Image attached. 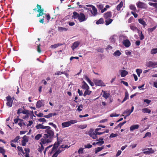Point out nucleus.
I'll use <instances>...</instances> for the list:
<instances>
[{
	"instance_id": "nucleus-1",
	"label": "nucleus",
	"mask_w": 157,
	"mask_h": 157,
	"mask_svg": "<svg viewBox=\"0 0 157 157\" xmlns=\"http://www.w3.org/2000/svg\"><path fill=\"white\" fill-rule=\"evenodd\" d=\"M45 132L46 133L44 135L42 139H43L47 143L51 142L54 137V131L52 130H47L45 131Z\"/></svg>"
},
{
	"instance_id": "nucleus-2",
	"label": "nucleus",
	"mask_w": 157,
	"mask_h": 157,
	"mask_svg": "<svg viewBox=\"0 0 157 157\" xmlns=\"http://www.w3.org/2000/svg\"><path fill=\"white\" fill-rule=\"evenodd\" d=\"M73 13V15L72 16V18L74 19H78L80 22L86 21L87 19V17L82 13H78L76 12H74Z\"/></svg>"
},
{
	"instance_id": "nucleus-3",
	"label": "nucleus",
	"mask_w": 157,
	"mask_h": 157,
	"mask_svg": "<svg viewBox=\"0 0 157 157\" xmlns=\"http://www.w3.org/2000/svg\"><path fill=\"white\" fill-rule=\"evenodd\" d=\"M77 122L75 120H71L69 121L65 122L62 123V126L63 128L67 127L70 126L71 124H75Z\"/></svg>"
},
{
	"instance_id": "nucleus-4",
	"label": "nucleus",
	"mask_w": 157,
	"mask_h": 157,
	"mask_svg": "<svg viewBox=\"0 0 157 157\" xmlns=\"http://www.w3.org/2000/svg\"><path fill=\"white\" fill-rule=\"evenodd\" d=\"M6 99L7 102L6 105L9 107H11L12 106L13 100L10 96L9 95L6 97Z\"/></svg>"
},
{
	"instance_id": "nucleus-5",
	"label": "nucleus",
	"mask_w": 157,
	"mask_h": 157,
	"mask_svg": "<svg viewBox=\"0 0 157 157\" xmlns=\"http://www.w3.org/2000/svg\"><path fill=\"white\" fill-rule=\"evenodd\" d=\"M40 140L41 142L40 143V144L41 145V147L38 148V151L40 153H41L42 151L44 149L43 145L48 143L46 142V141L43 139H41Z\"/></svg>"
},
{
	"instance_id": "nucleus-6",
	"label": "nucleus",
	"mask_w": 157,
	"mask_h": 157,
	"mask_svg": "<svg viewBox=\"0 0 157 157\" xmlns=\"http://www.w3.org/2000/svg\"><path fill=\"white\" fill-rule=\"evenodd\" d=\"M94 83L96 85L100 86H105V83L102 81L99 80H95Z\"/></svg>"
},
{
	"instance_id": "nucleus-7",
	"label": "nucleus",
	"mask_w": 157,
	"mask_h": 157,
	"mask_svg": "<svg viewBox=\"0 0 157 157\" xmlns=\"http://www.w3.org/2000/svg\"><path fill=\"white\" fill-rule=\"evenodd\" d=\"M146 65L147 66L149 67H154L156 65H157V62L149 61L147 63Z\"/></svg>"
},
{
	"instance_id": "nucleus-8",
	"label": "nucleus",
	"mask_w": 157,
	"mask_h": 157,
	"mask_svg": "<svg viewBox=\"0 0 157 157\" xmlns=\"http://www.w3.org/2000/svg\"><path fill=\"white\" fill-rule=\"evenodd\" d=\"M136 5L138 8L141 9H145L147 7V6L145 3L140 2H138L136 4Z\"/></svg>"
},
{
	"instance_id": "nucleus-9",
	"label": "nucleus",
	"mask_w": 157,
	"mask_h": 157,
	"mask_svg": "<svg viewBox=\"0 0 157 157\" xmlns=\"http://www.w3.org/2000/svg\"><path fill=\"white\" fill-rule=\"evenodd\" d=\"M93 131V129H90V132H91V133L89 134V136L90 137H92V138L94 139H96L98 137L97 135V134L96 133L94 132L92 133V132Z\"/></svg>"
},
{
	"instance_id": "nucleus-10",
	"label": "nucleus",
	"mask_w": 157,
	"mask_h": 157,
	"mask_svg": "<svg viewBox=\"0 0 157 157\" xmlns=\"http://www.w3.org/2000/svg\"><path fill=\"white\" fill-rule=\"evenodd\" d=\"M20 110H22L21 108H20L17 110V114H19L20 113H22L23 114L28 115L29 114V111L28 110H22V112H20Z\"/></svg>"
},
{
	"instance_id": "nucleus-11",
	"label": "nucleus",
	"mask_w": 157,
	"mask_h": 157,
	"mask_svg": "<svg viewBox=\"0 0 157 157\" xmlns=\"http://www.w3.org/2000/svg\"><path fill=\"white\" fill-rule=\"evenodd\" d=\"M112 16V13L110 11L105 13L104 14V17L105 19H108Z\"/></svg>"
},
{
	"instance_id": "nucleus-12",
	"label": "nucleus",
	"mask_w": 157,
	"mask_h": 157,
	"mask_svg": "<svg viewBox=\"0 0 157 157\" xmlns=\"http://www.w3.org/2000/svg\"><path fill=\"white\" fill-rule=\"evenodd\" d=\"M80 42L78 41H77L75 42L71 46V48L73 50H74L79 45Z\"/></svg>"
},
{
	"instance_id": "nucleus-13",
	"label": "nucleus",
	"mask_w": 157,
	"mask_h": 157,
	"mask_svg": "<svg viewBox=\"0 0 157 157\" xmlns=\"http://www.w3.org/2000/svg\"><path fill=\"white\" fill-rule=\"evenodd\" d=\"M92 10H90L91 13L94 16L96 15L97 13V10L95 7L93 6H92Z\"/></svg>"
},
{
	"instance_id": "nucleus-14",
	"label": "nucleus",
	"mask_w": 157,
	"mask_h": 157,
	"mask_svg": "<svg viewBox=\"0 0 157 157\" xmlns=\"http://www.w3.org/2000/svg\"><path fill=\"white\" fill-rule=\"evenodd\" d=\"M128 74V72L125 70H121V77H123L125 76Z\"/></svg>"
},
{
	"instance_id": "nucleus-15",
	"label": "nucleus",
	"mask_w": 157,
	"mask_h": 157,
	"mask_svg": "<svg viewBox=\"0 0 157 157\" xmlns=\"http://www.w3.org/2000/svg\"><path fill=\"white\" fill-rule=\"evenodd\" d=\"M82 82L83 83V84L82 86V89L84 90L89 89L90 88L89 86L84 81H83Z\"/></svg>"
},
{
	"instance_id": "nucleus-16",
	"label": "nucleus",
	"mask_w": 157,
	"mask_h": 157,
	"mask_svg": "<svg viewBox=\"0 0 157 157\" xmlns=\"http://www.w3.org/2000/svg\"><path fill=\"white\" fill-rule=\"evenodd\" d=\"M123 44L126 47L128 48L130 46L131 43L129 40H124Z\"/></svg>"
},
{
	"instance_id": "nucleus-17",
	"label": "nucleus",
	"mask_w": 157,
	"mask_h": 157,
	"mask_svg": "<svg viewBox=\"0 0 157 157\" xmlns=\"http://www.w3.org/2000/svg\"><path fill=\"white\" fill-rule=\"evenodd\" d=\"M147 149H148L149 150L143 151V153L144 154H151L153 153L154 152V150L152 149V148H147Z\"/></svg>"
},
{
	"instance_id": "nucleus-18",
	"label": "nucleus",
	"mask_w": 157,
	"mask_h": 157,
	"mask_svg": "<svg viewBox=\"0 0 157 157\" xmlns=\"http://www.w3.org/2000/svg\"><path fill=\"white\" fill-rule=\"evenodd\" d=\"M139 126L138 124L132 125L130 128V130L131 131H133L136 129H137L139 128Z\"/></svg>"
},
{
	"instance_id": "nucleus-19",
	"label": "nucleus",
	"mask_w": 157,
	"mask_h": 157,
	"mask_svg": "<svg viewBox=\"0 0 157 157\" xmlns=\"http://www.w3.org/2000/svg\"><path fill=\"white\" fill-rule=\"evenodd\" d=\"M113 21V20L112 19H111L110 18H108L106 19V20L105 21V25H109L112 23Z\"/></svg>"
},
{
	"instance_id": "nucleus-20",
	"label": "nucleus",
	"mask_w": 157,
	"mask_h": 157,
	"mask_svg": "<svg viewBox=\"0 0 157 157\" xmlns=\"http://www.w3.org/2000/svg\"><path fill=\"white\" fill-rule=\"evenodd\" d=\"M59 31L61 32L66 31L68 29L66 28L59 27L58 28Z\"/></svg>"
},
{
	"instance_id": "nucleus-21",
	"label": "nucleus",
	"mask_w": 157,
	"mask_h": 157,
	"mask_svg": "<svg viewBox=\"0 0 157 157\" xmlns=\"http://www.w3.org/2000/svg\"><path fill=\"white\" fill-rule=\"evenodd\" d=\"M92 92V91L89 90V89L86 90L84 93L83 94V95L85 97L87 95H90Z\"/></svg>"
},
{
	"instance_id": "nucleus-22",
	"label": "nucleus",
	"mask_w": 157,
	"mask_h": 157,
	"mask_svg": "<svg viewBox=\"0 0 157 157\" xmlns=\"http://www.w3.org/2000/svg\"><path fill=\"white\" fill-rule=\"evenodd\" d=\"M128 92L127 91L125 93V96L121 102V103H123L124 101H126L128 99Z\"/></svg>"
},
{
	"instance_id": "nucleus-23",
	"label": "nucleus",
	"mask_w": 157,
	"mask_h": 157,
	"mask_svg": "<svg viewBox=\"0 0 157 157\" xmlns=\"http://www.w3.org/2000/svg\"><path fill=\"white\" fill-rule=\"evenodd\" d=\"M121 53L119 50L116 51L114 53L113 55L115 56H119Z\"/></svg>"
},
{
	"instance_id": "nucleus-24",
	"label": "nucleus",
	"mask_w": 157,
	"mask_h": 157,
	"mask_svg": "<svg viewBox=\"0 0 157 157\" xmlns=\"http://www.w3.org/2000/svg\"><path fill=\"white\" fill-rule=\"evenodd\" d=\"M126 121H124L122 123H120L117 125L115 127L114 129H117L118 128V127H120V128H121V127L124 124H125L126 123Z\"/></svg>"
},
{
	"instance_id": "nucleus-25",
	"label": "nucleus",
	"mask_w": 157,
	"mask_h": 157,
	"mask_svg": "<svg viewBox=\"0 0 157 157\" xmlns=\"http://www.w3.org/2000/svg\"><path fill=\"white\" fill-rule=\"evenodd\" d=\"M139 22L140 23L143 25L144 26L146 25V22L144 21L142 19H139L138 20Z\"/></svg>"
},
{
	"instance_id": "nucleus-26",
	"label": "nucleus",
	"mask_w": 157,
	"mask_h": 157,
	"mask_svg": "<svg viewBox=\"0 0 157 157\" xmlns=\"http://www.w3.org/2000/svg\"><path fill=\"white\" fill-rule=\"evenodd\" d=\"M142 112L145 113H150L151 112V110L147 108H144L142 109Z\"/></svg>"
},
{
	"instance_id": "nucleus-27",
	"label": "nucleus",
	"mask_w": 157,
	"mask_h": 157,
	"mask_svg": "<svg viewBox=\"0 0 157 157\" xmlns=\"http://www.w3.org/2000/svg\"><path fill=\"white\" fill-rule=\"evenodd\" d=\"M44 126L41 124H39L36 125L35 128L37 129H44Z\"/></svg>"
},
{
	"instance_id": "nucleus-28",
	"label": "nucleus",
	"mask_w": 157,
	"mask_h": 157,
	"mask_svg": "<svg viewBox=\"0 0 157 157\" xmlns=\"http://www.w3.org/2000/svg\"><path fill=\"white\" fill-rule=\"evenodd\" d=\"M123 6V3L122 2H121L119 4H118L117 7V10H120Z\"/></svg>"
},
{
	"instance_id": "nucleus-29",
	"label": "nucleus",
	"mask_w": 157,
	"mask_h": 157,
	"mask_svg": "<svg viewBox=\"0 0 157 157\" xmlns=\"http://www.w3.org/2000/svg\"><path fill=\"white\" fill-rule=\"evenodd\" d=\"M110 95V94L106 93L105 91H104L102 96L105 99H106L109 98Z\"/></svg>"
},
{
	"instance_id": "nucleus-30",
	"label": "nucleus",
	"mask_w": 157,
	"mask_h": 157,
	"mask_svg": "<svg viewBox=\"0 0 157 157\" xmlns=\"http://www.w3.org/2000/svg\"><path fill=\"white\" fill-rule=\"evenodd\" d=\"M104 148V146H102L101 147H98L95 151V153H97L98 152L101 151Z\"/></svg>"
},
{
	"instance_id": "nucleus-31",
	"label": "nucleus",
	"mask_w": 157,
	"mask_h": 157,
	"mask_svg": "<svg viewBox=\"0 0 157 157\" xmlns=\"http://www.w3.org/2000/svg\"><path fill=\"white\" fill-rule=\"evenodd\" d=\"M77 127L79 128H81V129H83L86 128L87 125L86 124L84 125H77Z\"/></svg>"
},
{
	"instance_id": "nucleus-32",
	"label": "nucleus",
	"mask_w": 157,
	"mask_h": 157,
	"mask_svg": "<svg viewBox=\"0 0 157 157\" xmlns=\"http://www.w3.org/2000/svg\"><path fill=\"white\" fill-rule=\"evenodd\" d=\"M44 10H42L41 11H37L39 13L37 14V17H40V16H42L43 15H45V13H43Z\"/></svg>"
},
{
	"instance_id": "nucleus-33",
	"label": "nucleus",
	"mask_w": 157,
	"mask_h": 157,
	"mask_svg": "<svg viewBox=\"0 0 157 157\" xmlns=\"http://www.w3.org/2000/svg\"><path fill=\"white\" fill-rule=\"evenodd\" d=\"M148 4L150 6H152L155 8H157V2L153 3L151 2H149L148 3Z\"/></svg>"
},
{
	"instance_id": "nucleus-34",
	"label": "nucleus",
	"mask_w": 157,
	"mask_h": 157,
	"mask_svg": "<svg viewBox=\"0 0 157 157\" xmlns=\"http://www.w3.org/2000/svg\"><path fill=\"white\" fill-rule=\"evenodd\" d=\"M42 103L40 101H37L36 104V107L37 108H40L42 106Z\"/></svg>"
},
{
	"instance_id": "nucleus-35",
	"label": "nucleus",
	"mask_w": 157,
	"mask_h": 157,
	"mask_svg": "<svg viewBox=\"0 0 157 157\" xmlns=\"http://www.w3.org/2000/svg\"><path fill=\"white\" fill-rule=\"evenodd\" d=\"M63 44H62L58 43L57 44H55L53 45H51V47L52 48H56L59 46L62 45Z\"/></svg>"
},
{
	"instance_id": "nucleus-36",
	"label": "nucleus",
	"mask_w": 157,
	"mask_h": 157,
	"mask_svg": "<svg viewBox=\"0 0 157 157\" xmlns=\"http://www.w3.org/2000/svg\"><path fill=\"white\" fill-rule=\"evenodd\" d=\"M136 73L139 77L140 76V74L142 72V71L141 69H137L136 70Z\"/></svg>"
},
{
	"instance_id": "nucleus-37",
	"label": "nucleus",
	"mask_w": 157,
	"mask_h": 157,
	"mask_svg": "<svg viewBox=\"0 0 157 157\" xmlns=\"http://www.w3.org/2000/svg\"><path fill=\"white\" fill-rule=\"evenodd\" d=\"M103 19L102 18H101L96 22V23L97 24H99L103 23Z\"/></svg>"
},
{
	"instance_id": "nucleus-38",
	"label": "nucleus",
	"mask_w": 157,
	"mask_h": 157,
	"mask_svg": "<svg viewBox=\"0 0 157 157\" xmlns=\"http://www.w3.org/2000/svg\"><path fill=\"white\" fill-rule=\"evenodd\" d=\"M17 148L19 151L20 152L22 153L23 154H25V153L24 152L22 147L18 146L17 147Z\"/></svg>"
},
{
	"instance_id": "nucleus-39",
	"label": "nucleus",
	"mask_w": 157,
	"mask_h": 157,
	"mask_svg": "<svg viewBox=\"0 0 157 157\" xmlns=\"http://www.w3.org/2000/svg\"><path fill=\"white\" fill-rule=\"evenodd\" d=\"M130 27V29L133 31H136L137 30V27L133 25L132 24H131Z\"/></svg>"
},
{
	"instance_id": "nucleus-40",
	"label": "nucleus",
	"mask_w": 157,
	"mask_h": 157,
	"mask_svg": "<svg viewBox=\"0 0 157 157\" xmlns=\"http://www.w3.org/2000/svg\"><path fill=\"white\" fill-rule=\"evenodd\" d=\"M42 136V135L40 134L37 135L35 137V139L36 140H39Z\"/></svg>"
},
{
	"instance_id": "nucleus-41",
	"label": "nucleus",
	"mask_w": 157,
	"mask_h": 157,
	"mask_svg": "<svg viewBox=\"0 0 157 157\" xmlns=\"http://www.w3.org/2000/svg\"><path fill=\"white\" fill-rule=\"evenodd\" d=\"M157 27V26H155L154 27L148 29L147 31L149 33H151L153 30H154Z\"/></svg>"
},
{
	"instance_id": "nucleus-42",
	"label": "nucleus",
	"mask_w": 157,
	"mask_h": 157,
	"mask_svg": "<svg viewBox=\"0 0 157 157\" xmlns=\"http://www.w3.org/2000/svg\"><path fill=\"white\" fill-rule=\"evenodd\" d=\"M131 113L130 110L129 109H126L124 112V113H126L127 116H129Z\"/></svg>"
},
{
	"instance_id": "nucleus-43",
	"label": "nucleus",
	"mask_w": 157,
	"mask_h": 157,
	"mask_svg": "<svg viewBox=\"0 0 157 157\" xmlns=\"http://www.w3.org/2000/svg\"><path fill=\"white\" fill-rule=\"evenodd\" d=\"M157 53V48H153L151 51V53L152 54H154Z\"/></svg>"
},
{
	"instance_id": "nucleus-44",
	"label": "nucleus",
	"mask_w": 157,
	"mask_h": 157,
	"mask_svg": "<svg viewBox=\"0 0 157 157\" xmlns=\"http://www.w3.org/2000/svg\"><path fill=\"white\" fill-rule=\"evenodd\" d=\"M129 7L131 10L134 11L136 10V8L134 5H131Z\"/></svg>"
},
{
	"instance_id": "nucleus-45",
	"label": "nucleus",
	"mask_w": 157,
	"mask_h": 157,
	"mask_svg": "<svg viewBox=\"0 0 157 157\" xmlns=\"http://www.w3.org/2000/svg\"><path fill=\"white\" fill-rule=\"evenodd\" d=\"M6 150L3 147H0V153H2V155H3L4 153H5Z\"/></svg>"
},
{
	"instance_id": "nucleus-46",
	"label": "nucleus",
	"mask_w": 157,
	"mask_h": 157,
	"mask_svg": "<svg viewBox=\"0 0 157 157\" xmlns=\"http://www.w3.org/2000/svg\"><path fill=\"white\" fill-rule=\"evenodd\" d=\"M18 124L21 127L22 126H23V127H25L26 126L25 123L24 122H19Z\"/></svg>"
},
{
	"instance_id": "nucleus-47",
	"label": "nucleus",
	"mask_w": 157,
	"mask_h": 157,
	"mask_svg": "<svg viewBox=\"0 0 157 157\" xmlns=\"http://www.w3.org/2000/svg\"><path fill=\"white\" fill-rule=\"evenodd\" d=\"M118 136L117 134H114L113 133H111L109 137L110 138L115 137L117 136Z\"/></svg>"
},
{
	"instance_id": "nucleus-48",
	"label": "nucleus",
	"mask_w": 157,
	"mask_h": 157,
	"mask_svg": "<svg viewBox=\"0 0 157 157\" xmlns=\"http://www.w3.org/2000/svg\"><path fill=\"white\" fill-rule=\"evenodd\" d=\"M97 6L99 9L101 10L104 7L103 5L101 4L98 5Z\"/></svg>"
},
{
	"instance_id": "nucleus-49",
	"label": "nucleus",
	"mask_w": 157,
	"mask_h": 157,
	"mask_svg": "<svg viewBox=\"0 0 157 157\" xmlns=\"http://www.w3.org/2000/svg\"><path fill=\"white\" fill-rule=\"evenodd\" d=\"M78 152L79 154L83 153V148L81 147L78 151Z\"/></svg>"
},
{
	"instance_id": "nucleus-50",
	"label": "nucleus",
	"mask_w": 157,
	"mask_h": 157,
	"mask_svg": "<svg viewBox=\"0 0 157 157\" xmlns=\"http://www.w3.org/2000/svg\"><path fill=\"white\" fill-rule=\"evenodd\" d=\"M151 136V133L150 132H147L146 133L145 135L143 137V138H144L147 136L150 137Z\"/></svg>"
},
{
	"instance_id": "nucleus-51",
	"label": "nucleus",
	"mask_w": 157,
	"mask_h": 157,
	"mask_svg": "<svg viewBox=\"0 0 157 157\" xmlns=\"http://www.w3.org/2000/svg\"><path fill=\"white\" fill-rule=\"evenodd\" d=\"M29 115H30L31 118L33 117V116L35 117L33 114V111H29Z\"/></svg>"
},
{
	"instance_id": "nucleus-52",
	"label": "nucleus",
	"mask_w": 157,
	"mask_h": 157,
	"mask_svg": "<svg viewBox=\"0 0 157 157\" xmlns=\"http://www.w3.org/2000/svg\"><path fill=\"white\" fill-rule=\"evenodd\" d=\"M37 9L38 10H37V11H41L42 10H44V9H41V6L39 5L38 4L37 5Z\"/></svg>"
},
{
	"instance_id": "nucleus-53",
	"label": "nucleus",
	"mask_w": 157,
	"mask_h": 157,
	"mask_svg": "<svg viewBox=\"0 0 157 157\" xmlns=\"http://www.w3.org/2000/svg\"><path fill=\"white\" fill-rule=\"evenodd\" d=\"M38 121L40 122H46V120L44 118H40L38 119Z\"/></svg>"
},
{
	"instance_id": "nucleus-54",
	"label": "nucleus",
	"mask_w": 157,
	"mask_h": 157,
	"mask_svg": "<svg viewBox=\"0 0 157 157\" xmlns=\"http://www.w3.org/2000/svg\"><path fill=\"white\" fill-rule=\"evenodd\" d=\"M119 115V114H116V113H112L110 115V116L111 117H118Z\"/></svg>"
},
{
	"instance_id": "nucleus-55",
	"label": "nucleus",
	"mask_w": 157,
	"mask_h": 157,
	"mask_svg": "<svg viewBox=\"0 0 157 157\" xmlns=\"http://www.w3.org/2000/svg\"><path fill=\"white\" fill-rule=\"evenodd\" d=\"M92 146L90 144H88L87 145H85L84 147L85 148H90L92 147Z\"/></svg>"
},
{
	"instance_id": "nucleus-56",
	"label": "nucleus",
	"mask_w": 157,
	"mask_h": 157,
	"mask_svg": "<svg viewBox=\"0 0 157 157\" xmlns=\"http://www.w3.org/2000/svg\"><path fill=\"white\" fill-rule=\"evenodd\" d=\"M40 44H39L38 45L37 47V51L39 53H40L41 52V50L40 48Z\"/></svg>"
},
{
	"instance_id": "nucleus-57",
	"label": "nucleus",
	"mask_w": 157,
	"mask_h": 157,
	"mask_svg": "<svg viewBox=\"0 0 157 157\" xmlns=\"http://www.w3.org/2000/svg\"><path fill=\"white\" fill-rule=\"evenodd\" d=\"M97 51L99 52L102 53L103 52V48H99L97 49Z\"/></svg>"
},
{
	"instance_id": "nucleus-58",
	"label": "nucleus",
	"mask_w": 157,
	"mask_h": 157,
	"mask_svg": "<svg viewBox=\"0 0 157 157\" xmlns=\"http://www.w3.org/2000/svg\"><path fill=\"white\" fill-rule=\"evenodd\" d=\"M121 83H122L123 84H124V85H125L127 86H128V83L127 82H125L124 81L122 80L121 81Z\"/></svg>"
},
{
	"instance_id": "nucleus-59",
	"label": "nucleus",
	"mask_w": 157,
	"mask_h": 157,
	"mask_svg": "<svg viewBox=\"0 0 157 157\" xmlns=\"http://www.w3.org/2000/svg\"><path fill=\"white\" fill-rule=\"evenodd\" d=\"M84 78L88 82L90 81L89 78L86 75H84Z\"/></svg>"
},
{
	"instance_id": "nucleus-60",
	"label": "nucleus",
	"mask_w": 157,
	"mask_h": 157,
	"mask_svg": "<svg viewBox=\"0 0 157 157\" xmlns=\"http://www.w3.org/2000/svg\"><path fill=\"white\" fill-rule=\"evenodd\" d=\"M84 78L88 82L90 81L89 78L86 75H84Z\"/></svg>"
},
{
	"instance_id": "nucleus-61",
	"label": "nucleus",
	"mask_w": 157,
	"mask_h": 157,
	"mask_svg": "<svg viewBox=\"0 0 157 157\" xmlns=\"http://www.w3.org/2000/svg\"><path fill=\"white\" fill-rule=\"evenodd\" d=\"M104 141H100L96 142V144H98L100 146H101L104 143Z\"/></svg>"
},
{
	"instance_id": "nucleus-62",
	"label": "nucleus",
	"mask_w": 157,
	"mask_h": 157,
	"mask_svg": "<svg viewBox=\"0 0 157 157\" xmlns=\"http://www.w3.org/2000/svg\"><path fill=\"white\" fill-rule=\"evenodd\" d=\"M120 38L121 39H126L127 38L126 36L122 35H121V36H120Z\"/></svg>"
},
{
	"instance_id": "nucleus-63",
	"label": "nucleus",
	"mask_w": 157,
	"mask_h": 157,
	"mask_svg": "<svg viewBox=\"0 0 157 157\" xmlns=\"http://www.w3.org/2000/svg\"><path fill=\"white\" fill-rule=\"evenodd\" d=\"M44 117L46 118H49L52 117V114L51 113H50L47 115L44 116Z\"/></svg>"
},
{
	"instance_id": "nucleus-64",
	"label": "nucleus",
	"mask_w": 157,
	"mask_h": 157,
	"mask_svg": "<svg viewBox=\"0 0 157 157\" xmlns=\"http://www.w3.org/2000/svg\"><path fill=\"white\" fill-rule=\"evenodd\" d=\"M144 102H146L147 104H149L151 102V101L148 99H144Z\"/></svg>"
}]
</instances>
